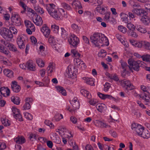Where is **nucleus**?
Instances as JSON below:
<instances>
[{
	"label": "nucleus",
	"instance_id": "nucleus-19",
	"mask_svg": "<svg viewBox=\"0 0 150 150\" xmlns=\"http://www.w3.org/2000/svg\"><path fill=\"white\" fill-rule=\"evenodd\" d=\"M98 96L101 99H105L108 98L110 100H115V99L112 96H111L108 94H104L98 92Z\"/></svg>",
	"mask_w": 150,
	"mask_h": 150
},
{
	"label": "nucleus",
	"instance_id": "nucleus-18",
	"mask_svg": "<svg viewBox=\"0 0 150 150\" xmlns=\"http://www.w3.org/2000/svg\"><path fill=\"white\" fill-rule=\"evenodd\" d=\"M55 68V65L54 63L52 62L49 63L47 69L49 76H51V74L54 71Z\"/></svg>",
	"mask_w": 150,
	"mask_h": 150
},
{
	"label": "nucleus",
	"instance_id": "nucleus-63",
	"mask_svg": "<svg viewBox=\"0 0 150 150\" xmlns=\"http://www.w3.org/2000/svg\"><path fill=\"white\" fill-rule=\"evenodd\" d=\"M10 32L14 34H16L17 33L18 31L17 29L14 27H12L9 28Z\"/></svg>",
	"mask_w": 150,
	"mask_h": 150
},
{
	"label": "nucleus",
	"instance_id": "nucleus-20",
	"mask_svg": "<svg viewBox=\"0 0 150 150\" xmlns=\"http://www.w3.org/2000/svg\"><path fill=\"white\" fill-rule=\"evenodd\" d=\"M26 65L28 69L30 70L35 71L36 70L35 65L32 61H28Z\"/></svg>",
	"mask_w": 150,
	"mask_h": 150
},
{
	"label": "nucleus",
	"instance_id": "nucleus-58",
	"mask_svg": "<svg viewBox=\"0 0 150 150\" xmlns=\"http://www.w3.org/2000/svg\"><path fill=\"white\" fill-rule=\"evenodd\" d=\"M143 46L146 49L150 50V43L146 41H143Z\"/></svg>",
	"mask_w": 150,
	"mask_h": 150
},
{
	"label": "nucleus",
	"instance_id": "nucleus-55",
	"mask_svg": "<svg viewBox=\"0 0 150 150\" xmlns=\"http://www.w3.org/2000/svg\"><path fill=\"white\" fill-rule=\"evenodd\" d=\"M1 122L3 125L6 126H9L10 125V121L6 119H1Z\"/></svg>",
	"mask_w": 150,
	"mask_h": 150
},
{
	"label": "nucleus",
	"instance_id": "nucleus-28",
	"mask_svg": "<svg viewBox=\"0 0 150 150\" xmlns=\"http://www.w3.org/2000/svg\"><path fill=\"white\" fill-rule=\"evenodd\" d=\"M116 37L123 45L127 47H128V44H127V42H125L123 40V37L122 36L119 34H117L116 35Z\"/></svg>",
	"mask_w": 150,
	"mask_h": 150
},
{
	"label": "nucleus",
	"instance_id": "nucleus-47",
	"mask_svg": "<svg viewBox=\"0 0 150 150\" xmlns=\"http://www.w3.org/2000/svg\"><path fill=\"white\" fill-rule=\"evenodd\" d=\"M12 22L16 25L19 26L21 25V19L20 17L15 19Z\"/></svg>",
	"mask_w": 150,
	"mask_h": 150
},
{
	"label": "nucleus",
	"instance_id": "nucleus-53",
	"mask_svg": "<svg viewBox=\"0 0 150 150\" xmlns=\"http://www.w3.org/2000/svg\"><path fill=\"white\" fill-rule=\"evenodd\" d=\"M20 16L17 13L15 12H13L12 13L11 19L12 21L14 20L16 18H18Z\"/></svg>",
	"mask_w": 150,
	"mask_h": 150
},
{
	"label": "nucleus",
	"instance_id": "nucleus-27",
	"mask_svg": "<svg viewBox=\"0 0 150 150\" xmlns=\"http://www.w3.org/2000/svg\"><path fill=\"white\" fill-rule=\"evenodd\" d=\"M121 64V66L125 71L129 69V66L127 64V63L124 61L122 59H121L120 61Z\"/></svg>",
	"mask_w": 150,
	"mask_h": 150
},
{
	"label": "nucleus",
	"instance_id": "nucleus-32",
	"mask_svg": "<svg viewBox=\"0 0 150 150\" xmlns=\"http://www.w3.org/2000/svg\"><path fill=\"white\" fill-rule=\"evenodd\" d=\"M140 136L144 138L148 139L150 137V134L149 131L144 129L143 132L141 134Z\"/></svg>",
	"mask_w": 150,
	"mask_h": 150
},
{
	"label": "nucleus",
	"instance_id": "nucleus-34",
	"mask_svg": "<svg viewBox=\"0 0 150 150\" xmlns=\"http://www.w3.org/2000/svg\"><path fill=\"white\" fill-rule=\"evenodd\" d=\"M120 16L121 17V19L123 21H125L126 23L128 22V16L127 14L122 12L120 13Z\"/></svg>",
	"mask_w": 150,
	"mask_h": 150
},
{
	"label": "nucleus",
	"instance_id": "nucleus-7",
	"mask_svg": "<svg viewBox=\"0 0 150 150\" xmlns=\"http://www.w3.org/2000/svg\"><path fill=\"white\" fill-rule=\"evenodd\" d=\"M121 83L122 87L127 91L133 89L134 88L129 81L124 79L121 81Z\"/></svg>",
	"mask_w": 150,
	"mask_h": 150
},
{
	"label": "nucleus",
	"instance_id": "nucleus-56",
	"mask_svg": "<svg viewBox=\"0 0 150 150\" xmlns=\"http://www.w3.org/2000/svg\"><path fill=\"white\" fill-rule=\"evenodd\" d=\"M45 124L49 126L50 128L53 129L54 127V126L52 122L48 120H46L45 122Z\"/></svg>",
	"mask_w": 150,
	"mask_h": 150
},
{
	"label": "nucleus",
	"instance_id": "nucleus-51",
	"mask_svg": "<svg viewBox=\"0 0 150 150\" xmlns=\"http://www.w3.org/2000/svg\"><path fill=\"white\" fill-rule=\"evenodd\" d=\"M105 105L103 104H101L97 105L96 108L97 110L100 112H102L104 108Z\"/></svg>",
	"mask_w": 150,
	"mask_h": 150
},
{
	"label": "nucleus",
	"instance_id": "nucleus-38",
	"mask_svg": "<svg viewBox=\"0 0 150 150\" xmlns=\"http://www.w3.org/2000/svg\"><path fill=\"white\" fill-rule=\"evenodd\" d=\"M72 5L73 6L76 8L80 9L81 8V6L80 2L79 1L74 0L73 1Z\"/></svg>",
	"mask_w": 150,
	"mask_h": 150
},
{
	"label": "nucleus",
	"instance_id": "nucleus-25",
	"mask_svg": "<svg viewBox=\"0 0 150 150\" xmlns=\"http://www.w3.org/2000/svg\"><path fill=\"white\" fill-rule=\"evenodd\" d=\"M45 45L42 43L38 42L36 45L37 49L39 54H40L45 50Z\"/></svg>",
	"mask_w": 150,
	"mask_h": 150
},
{
	"label": "nucleus",
	"instance_id": "nucleus-23",
	"mask_svg": "<svg viewBox=\"0 0 150 150\" xmlns=\"http://www.w3.org/2000/svg\"><path fill=\"white\" fill-rule=\"evenodd\" d=\"M3 72L4 75L8 77L12 78L13 76V72L11 69H5L3 70Z\"/></svg>",
	"mask_w": 150,
	"mask_h": 150
},
{
	"label": "nucleus",
	"instance_id": "nucleus-8",
	"mask_svg": "<svg viewBox=\"0 0 150 150\" xmlns=\"http://www.w3.org/2000/svg\"><path fill=\"white\" fill-rule=\"evenodd\" d=\"M69 44L74 47H76L79 42V38L74 35H71L68 40Z\"/></svg>",
	"mask_w": 150,
	"mask_h": 150
},
{
	"label": "nucleus",
	"instance_id": "nucleus-26",
	"mask_svg": "<svg viewBox=\"0 0 150 150\" xmlns=\"http://www.w3.org/2000/svg\"><path fill=\"white\" fill-rule=\"evenodd\" d=\"M136 28L138 31L141 33H145L147 32L146 28L141 25H136Z\"/></svg>",
	"mask_w": 150,
	"mask_h": 150
},
{
	"label": "nucleus",
	"instance_id": "nucleus-5",
	"mask_svg": "<svg viewBox=\"0 0 150 150\" xmlns=\"http://www.w3.org/2000/svg\"><path fill=\"white\" fill-rule=\"evenodd\" d=\"M77 72V69L74 65L71 64L69 65L66 71L68 76L70 78L76 75Z\"/></svg>",
	"mask_w": 150,
	"mask_h": 150
},
{
	"label": "nucleus",
	"instance_id": "nucleus-6",
	"mask_svg": "<svg viewBox=\"0 0 150 150\" xmlns=\"http://www.w3.org/2000/svg\"><path fill=\"white\" fill-rule=\"evenodd\" d=\"M24 24L27 28L26 31L27 33L29 35L32 34V32H34L35 30L34 25L30 21L27 20L25 21Z\"/></svg>",
	"mask_w": 150,
	"mask_h": 150
},
{
	"label": "nucleus",
	"instance_id": "nucleus-33",
	"mask_svg": "<svg viewBox=\"0 0 150 150\" xmlns=\"http://www.w3.org/2000/svg\"><path fill=\"white\" fill-rule=\"evenodd\" d=\"M63 129V131L65 133H64V134L66 135V137L70 139L71 137H73V135L71 134V132L69 131L66 127H64Z\"/></svg>",
	"mask_w": 150,
	"mask_h": 150
},
{
	"label": "nucleus",
	"instance_id": "nucleus-10",
	"mask_svg": "<svg viewBox=\"0 0 150 150\" xmlns=\"http://www.w3.org/2000/svg\"><path fill=\"white\" fill-rule=\"evenodd\" d=\"M33 22L37 25L40 26L42 24V20L41 17L36 14L33 16Z\"/></svg>",
	"mask_w": 150,
	"mask_h": 150
},
{
	"label": "nucleus",
	"instance_id": "nucleus-29",
	"mask_svg": "<svg viewBox=\"0 0 150 150\" xmlns=\"http://www.w3.org/2000/svg\"><path fill=\"white\" fill-rule=\"evenodd\" d=\"M7 46L11 50L16 52L17 54H20V52L17 50L16 47L14 45L11 43H9Z\"/></svg>",
	"mask_w": 150,
	"mask_h": 150
},
{
	"label": "nucleus",
	"instance_id": "nucleus-43",
	"mask_svg": "<svg viewBox=\"0 0 150 150\" xmlns=\"http://www.w3.org/2000/svg\"><path fill=\"white\" fill-rule=\"evenodd\" d=\"M71 53L73 57H79L81 54L75 49H72L71 50Z\"/></svg>",
	"mask_w": 150,
	"mask_h": 150
},
{
	"label": "nucleus",
	"instance_id": "nucleus-61",
	"mask_svg": "<svg viewBox=\"0 0 150 150\" xmlns=\"http://www.w3.org/2000/svg\"><path fill=\"white\" fill-rule=\"evenodd\" d=\"M24 117L27 119L29 120H31L33 119L32 115L28 112H25L24 113Z\"/></svg>",
	"mask_w": 150,
	"mask_h": 150
},
{
	"label": "nucleus",
	"instance_id": "nucleus-22",
	"mask_svg": "<svg viewBox=\"0 0 150 150\" xmlns=\"http://www.w3.org/2000/svg\"><path fill=\"white\" fill-rule=\"evenodd\" d=\"M14 140L17 144H22L25 142V139L24 137L22 136H18L14 139Z\"/></svg>",
	"mask_w": 150,
	"mask_h": 150
},
{
	"label": "nucleus",
	"instance_id": "nucleus-14",
	"mask_svg": "<svg viewBox=\"0 0 150 150\" xmlns=\"http://www.w3.org/2000/svg\"><path fill=\"white\" fill-rule=\"evenodd\" d=\"M53 11L49 14L53 18L56 20H60L61 19V15L59 11L57 9H53Z\"/></svg>",
	"mask_w": 150,
	"mask_h": 150
},
{
	"label": "nucleus",
	"instance_id": "nucleus-36",
	"mask_svg": "<svg viewBox=\"0 0 150 150\" xmlns=\"http://www.w3.org/2000/svg\"><path fill=\"white\" fill-rule=\"evenodd\" d=\"M60 29L61 30V35L62 37L64 39L66 38L68 35V32L67 30L62 27H61Z\"/></svg>",
	"mask_w": 150,
	"mask_h": 150
},
{
	"label": "nucleus",
	"instance_id": "nucleus-2",
	"mask_svg": "<svg viewBox=\"0 0 150 150\" xmlns=\"http://www.w3.org/2000/svg\"><path fill=\"white\" fill-rule=\"evenodd\" d=\"M141 90L144 92L142 93L139 96L144 101L145 104L148 105L150 104V97L149 96V93L148 92V88L144 85L141 86Z\"/></svg>",
	"mask_w": 150,
	"mask_h": 150
},
{
	"label": "nucleus",
	"instance_id": "nucleus-11",
	"mask_svg": "<svg viewBox=\"0 0 150 150\" xmlns=\"http://www.w3.org/2000/svg\"><path fill=\"white\" fill-rule=\"evenodd\" d=\"M41 30L44 35L46 38H48L50 33V28L45 25H44L41 29Z\"/></svg>",
	"mask_w": 150,
	"mask_h": 150
},
{
	"label": "nucleus",
	"instance_id": "nucleus-9",
	"mask_svg": "<svg viewBox=\"0 0 150 150\" xmlns=\"http://www.w3.org/2000/svg\"><path fill=\"white\" fill-rule=\"evenodd\" d=\"M13 115L14 117L19 121L22 120L21 115L20 113L19 110L15 107H13L12 108Z\"/></svg>",
	"mask_w": 150,
	"mask_h": 150
},
{
	"label": "nucleus",
	"instance_id": "nucleus-52",
	"mask_svg": "<svg viewBox=\"0 0 150 150\" xmlns=\"http://www.w3.org/2000/svg\"><path fill=\"white\" fill-rule=\"evenodd\" d=\"M118 29L120 32L123 33H126L127 30V29L122 25H119L118 27Z\"/></svg>",
	"mask_w": 150,
	"mask_h": 150
},
{
	"label": "nucleus",
	"instance_id": "nucleus-50",
	"mask_svg": "<svg viewBox=\"0 0 150 150\" xmlns=\"http://www.w3.org/2000/svg\"><path fill=\"white\" fill-rule=\"evenodd\" d=\"M111 13L109 12H107L104 14L105 16L104 17V19L105 21H110Z\"/></svg>",
	"mask_w": 150,
	"mask_h": 150
},
{
	"label": "nucleus",
	"instance_id": "nucleus-13",
	"mask_svg": "<svg viewBox=\"0 0 150 150\" xmlns=\"http://www.w3.org/2000/svg\"><path fill=\"white\" fill-rule=\"evenodd\" d=\"M94 125L99 127L107 128L110 127V126L107 124L106 123H104L98 120H93Z\"/></svg>",
	"mask_w": 150,
	"mask_h": 150
},
{
	"label": "nucleus",
	"instance_id": "nucleus-62",
	"mask_svg": "<svg viewBox=\"0 0 150 150\" xmlns=\"http://www.w3.org/2000/svg\"><path fill=\"white\" fill-rule=\"evenodd\" d=\"M76 102L75 103L72 104V106L73 108V111L74 113L76 112L77 110L79 109L80 105L79 103V105L78 106L77 104H76Z\"/></svg>",
	"mask_w": 150,
	"mask_h": 150
},
{
	"label": "nucleus",
	"instance_id": "nucleus-31",
	"mask_svg": "<svg viewBox=\"0 0 150 150\" xmlns=\"http://www.w3.org/2000/svg\"><path fill=\"white\" fill-rule=\"evenodd\" d=\"M46 9L49 13L53 11V9H56V6L53 4H48L47 6Z\"/></svg>",
	"mask_w": 150,
	"mask_h": 150
},
{
	"label": "nucleus",
	"instance_id": "nucleus-1",
	"mask_svg": "<svg viewBox=\"0 0 150 150\" xmlns=\"http://www.w3.org/2000/svg\"><path fill=\"white\" fill-rule=\"evenodd\" d=\"M91 42L97 47L102 46V44L108 45L109 43L108 39L104 34L100 33H94L90 37Z\"/></svg>",
	"mask_w": 150,
	"mask_h": 150
},
{
	"label": "nucleus",
	"instance_id": "nucleus-46",
	"mask_svg": "<svg viewBox=\"0 0 150 150\" xmlns=\"http://www.w3.org/2000/svg\"><path fill=\"white\" fill-rule=\"evenodd\" d=\"M144 129L143 127L142 126H139L137 128H136V129L135 131L137 133L138 135L140 136L142 132H143Z\"/></svg>",
	"mask_w": 150,
	"mask_h": 150
},
{
	"label": "nucleus",
	"instance_id": "nucleus-30",
	"mask_svg": "<svg viewBox=\"0 0 150 150\" xmlns=\"http://www.w3.org/2000/svg\"><path fill=\"white\" fill-rule=\"evenodd\" d=\"M56 88L58 91L61 93L62 95L64 96L67 95V92L66 90L62 87L61 86H57Z\"/></svg>",
	"mask_w": 150,
	"mask_h": 150
},
{
	"label": "nucleus",
	"instance_id": "nucleus-41",
	"mask_svg": "<svg viewBox=\"0 0 150 150\" xmlns=\"http://www.w3.org/2000/svg\"><path fill=\"white\" fill-rule=\"evenodd\" d=\"M36 62L38 66L41 67H43L45 66V63L42 60L39 58L36 59Z\"/></svg>",
	"mask_w": 150,
	"mask_h": 150
},
{
	"label": "nucleus",
	"instance_id": "nucleus-59",
	"mask_svg": "<svg viewBox=\"0 0 150 150\" xmlns=\"http://www.w3.org/2000/svg\"><path fill=\"white\" fill-rule=\"evenodd\" d=\"M110 79L116 81H118L119 80L118 76L115 74H111Z\"/></svg>",
	"mask_w": 150,
	"mask_h": 150
},
{
	"label": "nucleus",
	"instance_id": "nucleus-12",
	"mask_svg": "<svg viewBox=\"0 0 150 150\" xmlns=\"http://www.w3.org/2000/svg\"><path fill=\"white\" fill-rule=\"evenodd\" d=\"M141 23L145 26H148L150 23V18L147 16H143L140 18Z\"/></svg>",
	"mask_w": 150,
	"mask_h": 150
},
{
	"label": "nucleus",
	"instance_id": "nucleus-3",
	"mask_svg": "<svg viewBox=\"0 0 150 150\" xmlns=\"http://www.w3.org/2000/svg\"><path fill=\"white\" fill-rule=\"evenodd\" d=\"M129 65V69L131 70H134L137 71H139L140 67L142 64V61L140 60L135 61L132 59H129L128 61Z\"/></svg>",
	"mask_w": 150,
	"mask_h": 150
},
{
	"label": "nucleus",
	"instance_id": "nucleus-48",
	"mask_svg": "<svg viewBox=\"0 0 150 150\" xmlns=\"http://www.w3.org/2000/svg\"><path fill=\"white\" fill-rule=\"evenodd\" d=\"M61 6L64 9L68 10L71 9V8L68 4L65 2H62L61 3Z\"/></svg>",
	"mask_w": 150,
	"mask_h": 150
},
{
	"label": "nucleus",
	"instance_id": "nucleus-37",
	"mask_svg": "<svg viewBox=\"0 0 150 150\" xmlns=\"http://www.w3.org/2000/svg\"><path fill=\"white\" fill-rule=\"evenodd\" d=\"M0 52L6 55L8 54L9 52L6 48L4 47V46L0 43Z\"/></svg>",
	"mask_w": 150,
	"mask_h": 150
},
{
	"label": "nucleus",
	"instance_id": "nucleus-17",
	"mask_svg": "<svg viewBox=\"0 0 150 150\" xmlns=\"http://www.w3.org/2000/svg\"><path fill=\"white\" fill-rule=\"evenodd\" d=\"M48 42L51 45L52 47L54 49L56 50V45H57V43L54 39V38L53 36L50 35L48 38Z\"/></svg>",
	"mask_w": 150,
	"mask_h": 150
},
{
	"label": "nucleus",
	"instance_id": "nucleus-60",
	"mask_svg": "<svg viewBox=\"0 0 150 150\" xmlns=\"http://www.w3.org/2000/svg\"><path fill=\"white\" fill-rule=\"evenodd\" d=\"M127 27L129 30H131L134 29L136 28V26H134L131 23H129L127 24Z\"/></svg>",
	"mask_w": 150,
	"mask_h": 150
},
{
	"label": "nucleus",
	"instance_id": "nucleus-35",
	"mask_svg": "<svg viewBox=\"0 0 150 150\" xmlns=\"http://www.w3.org/2000/svg\"><path fill=\"white\" fill-rule=\"evenodd\" d=\"M71 28L72 30L77 33H79L81 29V27L75 23L71 25Z\"/></svg>",
	"mask_w": 150,
	"mask_h": 150
},
{
	"label": "nucleus",
	"instance_id": "nucleus-21",
	"mask_svg": "<svg viewBox=\"0 0 150 150\" xmlns=\"http://www.w3.org/2000/svg\"><path fill=\"white\" fill-rule=\"evenodd\" d=\"M132 11L134 13L139 16L144 14L146 13L145 11L142 8H134Z\"/></svg>",
	"mask_w": 150,
	"mask_h": 150
},
{
	"label": "nucleus",
	"instance_id": "nucleus-24",
	"mask_svg": "<svg viewBox=\"0 0 150 150\" xmlns=\"http://www.w3.org/2000/svg\"><path fill=\"white\" fill-rule=\"evenodd\" d=\"M83 79L84 81V82L87 84L91 86H94V81L93 78L84 77H83Z\"/></svg>",
	"mask_w": 150,
	"mask_h": 150
},
{
	"label": "nucleus",
	"instance_id": "nucleus-64",
	"mask_svg": "<svg viewBox=\"0 0 150 150\" xmlns=\"http://www.w3.org/2000/svg\"><path fill=\"white\" fill-rule=\"evenodd\" d=\"M23 110H26L30 109L31 108L30 104L28 103H25L23 106Z\"/></svg>",
	"mask_w": 150,
	"mask_h": 150
},
{
	"label": "nucleus",
	"instance_id": "nucleus-16",
	"mask_svg": "<svg viewBox=\"0 0 150 150\" xmlns=\"http://www.w3.org/2000/svg\"><path fill=\"white\" fill-rule=\"evenodd\" d=\"M11 87L12 90L15 92H18L21 90L20 86L17 84V83L15 81L12 82Z\"/></svg>",
	"mask_w": 150,
	"mask_h": 150
},
{
	"label": "nucleus",
	"instance_id": "nucleus-54",
	"mask_svg": "<svg viewBox=\"0 0 150 150\" xmlns=\"http://www.w3.org/2000/svg\"><path fill=\"white\" fill-rule=\"evenodd\" d=\"M80 92L81 94L83 95L84 96L88 98L89 93L88 91L84 89H81L80 90Z\"/></svg>",
	"mask_w": 150,
	"mask_h": 150
},
{
	"label": "nucleus",
	"instance_id": "nucleus-45",
	"mask_svg": "<svg viewBox=\"0 0 150 150\" xmlns=\"http://www.w3.org/2000/svg\"><path fill=\"white\" fill-rule=\"evenodd\" d=\"M11 100L14 104L18 105L20 103L19 98L17 97H12L11 98Z\"/></svg>",
	"mask_w": 150,
	"mask_h": 150
},
{
	"label": "nucleus",
	"instance_id": "nucleus-40",
	"mask_svg": "<svg viewBox=\"0 0 150 150\" xmlns=\"http://www.w3.org/2000/svg\"><path fill=\"white\" fill-rule=\"evenodd\" d=\"M13 37V35L11 33L9 30L6 35L3 38L7 40L10 41Z\"/></svg>",
	"mask_w": 150,
	"mask_h": 150
},
{
	"label": "nucleus",
	"instance_id": "nucleus-57",
	"mask_svg": "<svg viewBox=\"0 0 150 150\" xmlns=\"http://www.w3.org/2000/svg\"><path fill=\"white\" fill-rule=\"evenodd\" d=\"M63 117L61 114H57L54 116V119L57 121H59L60 119L63 118Z\"/></svg>",
	"mask_w": 150,
	"mask_h": 150
},
{
	"label": "nucleus",
	"instance_id": "nucleus-4",
	"mask_svg": "<svg viewBox=\"0 0 150 150\" xmlns=\"http://www.w3.org/2000/svg\"><path fill=\"white\" fill-rule=\"evenodd\" d=\"M26 37L23 35H18L16 39V42L18 47L21 49H23L25 47V40Z\"/></svg>",
	"mask_w": 150,
	"mask_h": 150
},
{
	"label": "nucleus",
	"instance_id": "nucleus-15",
	"mask_svg": "<svg viewBox=\"0 0 150 150\" xmlns=\"http://www.w3.org/2000/svg\"><path fill=\"white\" fill-rule=\"evenodd\" d=\"M74 64L78 67L80 68L85 69L86 66L83 62L79 59H75L74 60Z\"/></svg>",
	"mask_w": 150,
	"mask_h": 150
},
{
	"label": "nucleus",
	"instance_id": "nucleus-39",
	"mask_svg": "<svg viewBox=\"0 0 150 150\" xmlns=\"http://www.w3.org/2000/svg\"><path fill=\"white\" fill-rule=\"evenodd\" d=\"M8 29L5 28H1L0 30V34L4 37L8 32Z\"/></svg>",
	"mask_w": 150,
	"mask_h": 150
},
{
	"label": "nucleus",
	"instance_id": "nucleus-49",
	"mask_svg": "<svg viewBox=\"0 0 150 150\" xmlns=\"http://www.w3.org/2000/svg\"><path fill=\"white\" fill-rule=\"evenodd\" d=\"M127 34L128 35L131 36L135 38H136L138 36L137 34L135 32L132 30H128L127 32Z\"/></svg>",
	"mask_w": 150,
	"mask_h": 150
},
{
	"label": "nucleus",
	"instance_id": "nucleus-44",
	"mask_svg": "<svg viewBox=\"0 0 150 150\" xmlns=\"http://www.w3.org/2000/svg\"><path fill=\"white\" fill-rule=\"evenodd\" d=\"M142 58L143 61L150 62V54H146L142 55Z\"/></svg>",
	"mask_w": 150,
	"mask_h": 150
},
{
	"label": "nucleus",
	"instance_id": "nucleus-42",
	"mask_svg": "<svg viewBox=\"0 0 150 150\" xmlns=\"http://www.w3.org/2000/svg\"><path fill=\"white\" fill-rule=\"evenodd\" d=\"M34 9L36 11L41 14H42L44 13L43 9L38 5L35 6Z\"/></svg>",
	"mask_w": 150,
	"mask_h": 150
}]
</instances>
